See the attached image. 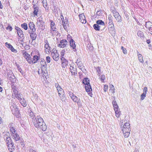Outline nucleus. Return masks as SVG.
<instances>
[{
	"instance_id": "1",
	"label": "nucleus",
	"mask_w": 152,
	"mask_h": 152,
	"mask_svg": "<svg viewBox=\"0 0 152 152\" xmlns=\"http://www.w3.org/2000/svg\"><path fill=\"white\" fill-rule=\"evenodd\" d=\"M32 122L36 127L39 128L43 131H45L47 129V126L43 121V119L39 116H37L36 118L33 119Z\"/></svg>"
},
{
	"instance_id": "2",
	"label": "nucleus",
	"mask_w": 152,
	"mask_h": 152,
	"mask_svg": "<svg viewBox=\"0 0 152 152\" xmlns=\"http://www.w3.org/2000/svg\"><path fill=\"white\" fill-rule=\"evenodd\" d=\"M93 27L96 31H102L105 27V24L102 20H98L96 21V24L93 25Z\"/></svg>"
},
{
	"instance_id": "3",
	"label": "nucleus",
	"mask_w": 152,
	"mask_h": 152,
	"mask_svg": "<svg viewBox=\"0 0 152 152\" xmlns=\"http://www.w3.org/2000/svg\"><path fill=\"white\" fill-rule=\"evenodd\" d=\"M52 51L51 55L53 59L56 61H57L59 59V57L57 50L54 49Z\"/></svg>"
},
{
	"instance_id": "4",
	"label": "nucleus",
	"mask_w": 152,
	"mask_h": 152,
	"mask_svg": "<svg viewBox=\"0 0 152 152\" xmlns=\"http://www.w3.org/2000/svg\"><path fill=\"white\" fill-rule=\"evenodd\" d=\"M36 25L39 29H42L43 28L44 25V22L43 21L42 18L41 17L38 18Z\"/></svg>"
},
{
	"instance_id": "5",
	"label": "nucleus",
	"mask_w": 152,
	"mask_h": 152,
	"mask_svg": "<svg viewBox=\"0 0 152 152\" xmlns=\"http://www.w3.org/2000/svg\"><path fill=\"white\" fill-rule=\"evenodd\" d=\"M13 138L15 141V142L17 144V145L19 146L20 144H18L20 140V137L19 135L17 133H13L12 134Z\"/></svg>"
},
{
	"instance_id": "6",
	"label": "nucleus",
	"mask_w": 152,
	"mask_h": 152,
	"mask_svg": "<svg viewBox=\"0 0 152 152\" xmlns=\"http://www.w3.org/2000/svg\"><path fill=\"white\" fill-rule=\"evenodd\" d=\"M122 131L124 132H130L131 129L130 124L129 123H126L124 124L122 128Z\"/></svg>"
},
{
	"instance_id": "7",
	"label": "nucleus",
	"mask_w": 152,
	"mask_h": 152,
	"mask_svg": "<svg viewBox=\"0 0 152 152\" xmlns=\"http://www.w3.org/2000/svg\"><path fill=\"white\" fill-rule=\"evenodd\" d=\"M15 29L16 30L18 35L20 38H22L23 37V31L18 27L16 26Z\"/></svg>"
},
{
	"instance_id": "8",
	"label": "nucleus",
	"mask_w": 152,
	"mask_h": 152,
	"mask_svg": "<svg viewBox=\"0 0 152 152\" xmlns=\"http://www.w3.org/2000/svg\"><path fill=\"white\" fill-rule=\"evenodd\" d=\"M67 41L65 39L61 40L60 43L58 44V47L60 48H64L66 47L67 45Z\"/></svg>"
},
{
	"instance_id": "9",
	"label": "nucleus",
	"mask_w": 152,
	"mask_h": 152,
	"mask_svg": "<svg viewBox=\"0 0 152 152\" xmlns=\"http://www.w3.org/2000/svg\"><path fill=\"white\" fill-rule=\"evenodd\" d=\"M61 59L62 61V66L63 68H65L68 65V61L64 57L61 58Z\"/></svg>"
},
{
	"instance_id": "10",
	"label": "nucleus",
	"mask_w": 152,
	"mask_h": 152,
	"mask_svg": "<svg viewBox=\"0 0 152 152\" xmlns=\"http://www.w3.org/2000/svg\"><path fill=\"white\" fill-rule=\"evenodd\" d=\"M50 22L51 30L53 31H56V28L55 22L53 20H50Z\"/></svg>"
},
{
	"instance_id": "11",
	"label": "nucleus",
	"mask_w": 152,
	"mask_h": 152,
	"mask_svg": "<svg viewBox=\"0 0 152 152\" xmlns=\"http://www.w3.org/2000/svg\"><path fill=\"white\" fill-rule=\"evenodd\" d=\"M35 28L34 31H31L30 32H29L30 34V37L32 41L35 40L37 37V35L35 32Z\"/></svg>"
},
{
	"instance_id": "12",
	"label": "nucleus",
	"mask_w": 152,
	"mask_h": 152,
	"mask_svg": "<svg viewBox=\"0 0 152 152\" xmlns=\"http://www.w3.org/2000/svg\"><path fill=\"white\" fill-rule=\"evenodd\" d=\"M5 45L6 47L11 50L12 52L15 53L17 52V51L16 49H15L10 44L7 42L5 43Z\"/></svg>"
},
{
	"instance_id": "13",
	"label": "nucleus",
	"mask_w": 152,
	"mask_h": 152,
	"mask_svg": "<svg viewBox=\"0 0 152 152\" xmlns=\"http://www.w3.org/2000/svg\"><path fill=\"white\" fill-rule=\"evenodd\" d=\"M11 88L12 90V95L14 96L15 94L18 93V88H17L14 84L12 85Z\"/></svg>"
},
{
	"instance_id": "14",
	"label": "nucleus",
	"mask_w": 152,
	"mask_h": 152,
	"mask_svg": "<svg viewBox=\"0 0 152 152\" xmlns=\"http://www.w3.org/2000/svg\"><path fill=\"white\" fill-rule=\"evenodd\" d=\"M69 43L71 47H72L73 49V51L74 52H76V49L75 48L76 45L75 43V41L72 39H71L69 40Z\"/></svg>"
},
{
	"instance_id": "15",
	"label": "nucleus",
	"mask_w": 152,
	"mask_h": 152,
	"mask_svg": "<svg viewBox=\"0 0 152 152\" xmlns=\"http://www.w3.org/2000/svg\"><path fill=\"white\" fill-rule=\"evenodd\" d=\"M79 16L81 22L83 23H86V20L84 14L82 13L80 14Z\"/></svg>"
},
{
	"instance_id": "16",
	"label": "nucleus",
	"mask_w": 152,
	"mask_h": 152,
	"mask_svg": "<svg viewBox=\"0 0 152 152\" xmlns=\"http://www.w3.org/2000/svg\"><path fill=\"white\" fill-rule=\"evenodd\" d=\"M76 63L78 66V67L80 69H82L84 68V66L83 65L82 63V62L80 61V59H77Z\"/></svg>"
},
{
	"instance_id": "17",
	"label": "nucleus",
	"mask_w": 152,
	"mask_h": 152,
	"mask_svg": "<svg viewBox=\"0 0 152 152\" xmlns=\"http://www.w3.org/2000/svg\"><path fill=\"white\" fill-rule=\"evenodd\" d=\"M69 69L72 75H75L77 74V70L76 67L70 66Z\"/></svg>"
},
{
	"instance_id": "18",
	"label": "nucleus",
	"mask_w": 152,
	"mask_h": 152,
	"mask_svg": "<svg viewBox=\"0 0 152 152\" xmlns=\"http://www.w3.org/2000/svg\"><path fill=\"white\" fill-rule=\"evenodd\" d=\"M8 147L9 148V150L10 151H12L13 150H14L15 146L14 145L13 142H12L8 144Z\"/></svg>"
},
{
	"instance_id": "19",
	"label": "nucleus",
	"mask_w": 152,
	"mask_h": 152,
	"mask_svg": "<svg viewBox=\"0 0 152 152\" xmlns=\"http://www.w3.org/2000/svg\"><path fill=\"white\" fill-rule=\"evenodd\" d=\"M108 27V30L109 32L111 34L112 36L115 35V29L114 26L112 28Z\"/></svg>"
},
{
	"instance_id": "20",
	"label": "nucleus",
	"mask_w": 152,
	"mask_h": 152,
	"mask_svg": "<svg viewBox=\"0 0 152 152\" xmlns=\"http://www.w3.org/2000/svg\"><path fill=\"white\" fill-rule=\"evenodd\" d=\"M44 48H45V53L47 54L49 53V52L50 51L51 48V47L49 45H48L47 44L46 45H44Z\"/></svg>"
},
{
	"instance_id": "21",
	"label": "nucleus",
	"mask_w": 152,
	"mask_h": 152,
	"mask_svg": "<svg viewBox=\"0 0 152 152\" xmlns=\"http://www.w3.org/2000/svg\"><path fill=\"white\" fill-rule=\"evenodd\" d=\"M41 71L42 72V73L43 74L46 75L47 73V65L46 66H41Z\"/></svg>"
},
{
	"instance_id": "22",
	"label": "nucleus",
	"mask_w": 152,
	"mask_h": 152,
	"mask_svg": "<svg viewBox=\"0 0 152 152\" xmlns=\"http://www.w3.org/2000/svg\"><path fill=\"white\" fill-rule=\"evenodd\" d=\"M62 25L63 26L65 30H67L68 25V21L66 20L65 21H63L62 20Z\"/></svg>"
},
{
	"instance_id": "23",
	"label": "nucleus",
	"mask_w": 152,
	"mask_h": 152,
	"mask_svg": "<svg viewBox=\"0 0 152 152\" xmlns=\"http://www.w3.org/2000/svg\"><path fill=\"white\" fill-rule=\"evenodd\" d=\"M114 16L115 17L116 20H117L118 22H121V17L118 13H116V14L114 15Z\"/></svg>"
},
{
	"instance_id": "24",
	"label": "nucleus",
	"mask_w": 152,
	"mask_h": 152,
	"mask_svg": "<svg viewBox=\"0 0 152 152\" xmlns=\"http://www.w3.org/2000/svg\"><path fill=\"white\" fill-rule=\"evenodd\" d=\"M14 96L17 98L19 101H21L22 99H23V98L22 94L19 93Z\"/></svg>"
},
{
	"instance_id": "25",
	"label": "nucleus",
	"mask_w": 152,
	"mask_h": 152,
	"mask_svg": "<svg viewBox=\"0 0 152 152\" xmlns=\"http://www.w3.org/2000/svg\"><path fill=\"white\" fill-rule=\"evenodd\" d=\"M40 57L39 56L34 55L33 56V60L34 64H35L38 61Z\"/></svg>"
},
{
	"instance_id": "26",
	"label": "nucleus",
	"mask_w": 152,
	"mask_h": 152,
	"mask_svg": "<svg viewBox=\"0 0 152 152\" xmlns=\"http://www.w3.org/2000/svg\"><path fill=\"white\" fill-rule=\"evenodd\" d=\"M39 7L37 6L36 7H34V10L33 12L34 16H37L39 12Z\"/></svg>"
},
{
	"instance_id": "27",
	"label": "nucleus",
	"mask_w": 152,
	"mask_h": 152,
	"mask_svg": "<svg viewBox=\"0 0 152 152\" xmlns=\"http://www.w3.org/2000/svg\"><path fill=\"white\" fill-rule=\"evenodd\" d=\"M4 140L6 143L8 144L10 143H12V140L11 138L9 137L6 136L4 137Z\"/></svg>"
},
{
	"instance_id": "28",
	"label": "nucleus",
	"mask_w": 152,
	"mask_h": 152,
	"mask_svg": "<svg viewBox=\"0 0 152 152\" xmlns=\"http://www.w3.org/2000/svg\"><path fill=\"white\" fill-rule=\"evenodd\" d=\"M86 91L87 92H90L92 91V89L90 84L86 85L85 86Z\"/></svg>"
},
{
	"instance_id": "29",
	"label": "nucleus",
	"mask_w": 152,
	"mask_h": 152,
	"mask_svg": "<svg viewBox=\"0 0 152 152\" xmlns=\"http://www.w3.org/2000/svg\"><path fill=\"white\" fill-rule=\"evenodd\" d=\"M23 57L26 60L30 58V55L26 53L25 51H23Z\"/></svg>"
},
{
	"instance_id": "30",
	"label": "nucleus",
	"mask_w": 152,
	"mask_h": 152,
	"mask_svg": "<svg viewBox=\"0 0 152 152\" xmlns=\"http://www.w3.org/2000/svg\"><path fill=\"white\" fill-rule=\"evenodd\" d=\"M7 75L8 79L12 77V76H15L12 72L10 70H9L7 72Z\"/></svg>"
},
{
	"instance_id": "31",
	"label": "nucleus",
	"mask_w": 152,
	"mask_h": 152,
	"mask_svg": "<svg viewBox=\"0 0 152 152\" xmlns=\"http://www.w3.org/2000/svg\"><path fill=\"white\" fill-rule=\"evenodd\" d=\"M57 90L58 91V92L59 94V96H60L63 93V89L61 88L60 86L56 88Z\"/></svg>"
},
{
	"instance_id": "32",
	"label": "nucleus",
	"mask_w": 152,
	"mask_h": 152,
	"mask_svg": "<svg viewBox=\"0 0 152 152\" xmlns=\"http://www.w3.org/2000/svg\"><path fill=\"white\" fill-rule=\"evenodd\" d=\"M29 27L31 31H34L35 25L33 22H30L29 23Z\"/></svg>"
},
{
	"instance_id": "33",
	"label": "nucleus",
	"mask_w": 152,
	"mask_h": 152,
	"mask_svg": "<svg viewBox=\"0 0 152 152\" xmlns=\"http://www.w3.org/2000/svg\"><path fill=\"white\" fill-rule=\"evenodd\" d=\"M137 53L139 61L140 62L142 63L143 60L142 56L141 54L139 53L138 52H137Z\"/></svg>"
},
{
	"instance_id": "34",
	"label": "nucleus",
	"mask_w": 152,
	"mask_h": 152,
	"mask_svg": "<svg viewBox=\"0 0 152 152\" xmlns=\"http://www.w3.org/2000/svg\"><path fill=\"white\" fill-rule=\"evenodd\" d=\"M19 102L24 107H25L27 105V103L25 99L23 98V99H22L21 101H20Z\"/></svg>"
},
{
	"instance_id": "35",
	"label": "nucleus",
	"mask_w": 152,
	"mask_h": 152,
	"mask_svg": "<svg viewBox=\"0 0 152 152\" xmlns=\"http://www.w3.org/2000/svg\"><path fill=\"white\" fill-rule=\"evenodd\" d=\"M83 83L85 85H87L89 84V80L88 78H85L83 80Z\"/></svg>"
},
{
	"instance_id": "36",
	"label": "nucleus",
	"mask_w": 152,
	"mask_h": 152,
	"mask_svg": "<svg viewBox=\"0 0 152 152\" xmlns=\"http://www.w3.org/2000/svg\"><path fill=\"white\" fill-rule=\"evenodd\" d=\"M71 98L72 99L74 102H77L78 104L79 103V101H80V99H78L77 97L75 95L73 96H72Z\"/></svg>"
},
{
	"instance_id": "37",
	"label": "nucleus",
	"mask_w": 152,
	"mask_h": 152,
	"mask_svg": "<svg viewBox=\"0 0 152 152\" xmlns=\"http://www.w3.org/2000/svg\"><path fill=\"white\" fill-rule=\"evenodd\" d=\"M40 64L41 65V66H46L47 65L46 61H45V60L43 58L41 59Z\"/></svg>"
},
{
	"instance_id": "38",
	"label": "nucleus",
	"mask_w": 152,
	"mask_h": 152,
	"mask_svg": "<svg viewBox=\"0 0 152 152\" xmlns=\"http://www.w3.org/2000/svg\"><path fill=\"white\" fill-rule=\"evenodd\" d=\"M29 115L31 118L32 119V121L36 118L33 113L31 111V110H30V112H29Z\"/></svg>"
},
{
	"instance_id": "39",
	"label": "nucleus",
	"mask_w": 152,
	"mask_h": 152,
	"mask_svg": "<svg viewBox=\"0 0 152 152\" xmlns=\"http://www.w3.org/2000/svg\"><path fill=\"white\" fill-rule=\"evenodd\" d=\"M124 137L126 138L128 137L130 135V132H124L123 131Z\"/></svg>"
},
{
	"instance_id": "40",
	"label": "nucleus",
	"mask_w": 152,
	"mask_h": 152,
	"mask_svg": "<svg viewBox=\"0 0 152 152\" xmlns=\"http://www.w3.org/2000/svg\"><path fill=\"white\" fill-rule=\"evenodd\" d=\"M9 80H10L11 81V83H15L16 82V79L15 78V76H12V78L9 79Z\"/></svg>"
},
{
	"instance_id": "41",
	"label": "nucleus",
	"mask_w": 152,
	"mask_h": 152,
	"mask_svg": "<svg viewBox=\"0 0 152 152\" xmlns=\"http://www.w3.org/2000/svg\"><path fill=\"white\" fill-rule=\"evenodd\" d=\"M152 23L150 21L146 22L145 26L146 28H148L152 26Z\"/></svg>"
},
{
	"instance_id": "42",
	"label": "nucleus",
	"mask_w": 152,
	"mask_h": 152,
	"mask_svg": "<svg viewBox=\"0 0 152 152\" xmlns=\"http://www.w3.org/2000/svg\"><path fill=\"white\" fill-rule=\"evenodd\" d=\"M15 108V112H14L13 111L14 110L12 109V113L14 114H17L19 112L18 109V108H17L16 106L15 105V106H14V109L15 108Z\"/></svg>"
},
{
	"instance_id": "43",
	"label": "nucleus",
	"mask_w": 152,
	"mask_h": 152,
	"mask_svg": "<svg viewBox=\"0 0 152 152\" xmlns=\"http://www.w3.org/2000/svg\"><path fill=\"white\" fill-rule=\"evenodd\" d=\"M21 26L25 30H27L28 29L27 25L26 23H24L21 24Z\"/></svg>"
},
{
	"instance_id": "44",
	"label": "nucleus",
	"mask_w": 152,
	"mask_h": 152,
	"mask_svg": "<svg viewBox=\"0 0 152 152\" xmlns=\"http://www.w3.org/2000/svg\"><path fill=\"white\" fill-rule=\"evenodd\" d=\"M115 112L116 117L117 118H118L121 114V112L118 110L115 111Z\"/></svg>"
},
{
	"instance_id": "45",
	"label": "nucleus",
	"mask_w": 152,
	"mask_h": 152,
	"mask_svg": "<svg viewBox=\"0 0 152 152\" xmlns=\"http://www.w3.org/2000/svg\"><path fill=\"white\" fill-rule=\"evenodd\" d=\"M108 20H109V23H108V24H113V20H112V16H111L110 15H109L108 16Z\"/></svg>"
},
{
	"instance_id": "46",
	"label": "nucleus",
	"mask_w": 152,
	"mask_h": 152,
	"mask_svg": "<svg viewBox=\"0 0 152 152\" xmlns=\"http://www.w3.org/2000/svg\"><path fill=\"white\" fill-rule=\"evenodd\" d=\"M137 35L139 37H142L143 36V32L141 31H138L137 33Z\"/></svg>"
},
{
	"instance_id": "47",
	"label": "nucleus",
	"mask_w": 152,
	"mask_h": 152,
	"mask_svg": "<svg viewBox=\"0 0 152 152\" xmlns=\"http://www.w3.org/2000/svg\"><path fill=\"white\" fill-rule=\"evenodd\" d=\"M146 94H145L144 93H143L140 96V100H142L144 99L145 98L146 96Z\"/></svg>"
},
{
	"instance_id": "48",
	"label": "nucleus",
	"mask_w": 152,
	"mask_h": 152,
	"mask_svg": "<svg viewBox=\"0 0 152 152\" xmlns=\"http://www.w3.org/2000/svg\"><path fill=\"white\" fill-rule=\"evenodd\" d=\"M26 60L30 64H34L33 60H31V57Z\"/></svg>"
},
{
	"instance_id": "49",
	"label": "nucleus",
	"mask_w": 152,
	"mask_h": 152,
	"mask_svg": "<svg viewBox=\"0 0 152 152\" xmlns=\"http://www.w3.org/2000/svg\"><path fill=\"white\" fill-rule=\"evenodd\" d=\"M65 52L66 50L64 49L61 51V58H62V57H63L64 55Z\"/></svg>"
},
{
	"instance_id": "50",
	"label": "nucleus",
	"mask_w": 152,
	"mask_h": 152,
	"mask_svg": "<svg viewBox=\"0 0 152 152\" xmlns=\"http://www.w3.org/2000/svg\"><path fill=\"white\" fill-rule=\"evenodd\" d=\"M10 131L12 132V134H13V133H16L17 132H16V131L15 130L14 127H13L12 128H11V129H10Z\"/></svg>"
},
{
	"instance_id": "51",
	"label": "nucleus",
	"mask_w": 152,
	"mask_h": 152,
	"mask_svg": "<svg viewBox=\"0 0 152 152\" xmlns=\"http://www.w3.org/2000/svg\"><path fill=\"white\" fill-rule=\"evenodd\" d=\"M121 49L122 50L124 54H126L127 53V51L126 49L124 48L123 46H121Z\"/></svg>"
},
{
	"instance_id": "52",
	"label": "nucleus",
	"mask_w": 152,
	"mask_h": 152,
	"mask_svg": "<svg viewBox=\"0 0 152 152\" xmlns=\"http://www.w3.org/2000/svg\"><path fill=\"white\" fill-rule=\"evenodd\" d=\"M102 11H98L96 12V15L98 16L102 15Z\"/></svg>"
},
{
	"instance_id": "53",
	"label": "nucleus",
	"mask_w": 152,
	"mask_h": 152,
	"mask_svg": "<svg viewBox=\"0 0 152 152\" xmlns=\"http://www.w3.org/2000/svg\"><path fill=\"white\" fill-rule=\"evenodd\" d=\"M115 111L118 110V107L117 104L113 106Z\"/></svg>"
},
{
	"instance_id": "54",
	"label": "nucleus",
	"mask_w": 152,
	"mask_h": 152,
	"mask_svg": "<svg viewBox=\"0 0 152 152\" xmlns=\"http://www.w3.org/2000/svg\"><path fill=\"white\" fill-rule=\"evenodd\" d=\"M50 58L49 56H47L46 57V61L48 63H50Z\"/></svg>"
},
{
	"instance_id": "55",
	"label": "nucleus",
	"mask_w": 152,
	"mask_h": 152,
	"mask_svg": "<svg viewBox=\"0 0 152 152\" xmlns=\"http://www.w3.org/2000/svg\"><path fill=\"white\" fill-rule=\"evenodd\" d=\"M96 72L98 73L99 74H100L101 72V69L99 67H98L96 68Z\"/></svg>"
},
{
	"instance_id": "56",
	"label": "nucleus",
	"mask_w": 152,
	"mask_h": 152,
	"mask_svg": "<svg viewBox=\"0 0 152 152\" xmlns=\"http://www.w3.org/2000/svg\"><path fill=\"white\" fill-rule=\"evenodd\" d=\"M108 86L105 85L104 86V90L105 92H106L108 89Z\"/></svg>"
},
{
	"instance_id": "57",
	"label": "nucleus",
	"mask_w": 152,
	"mask_h": 152,
	"mask_svg": "<svg viewBox=\"0 0 152 152\" xmlns=\"http://www.w3.org/2000/svg\"><path fill=\"white\" fill-rule=\"evenodd\" d=\"M147 91H148V89H147V87H145L143 89V93L145 94H147Z\"/></svg>"
},
{
	"instance_id": "58",
	"label": "nucleus",
	"mask_w": 152,
	"mask_h": 152,
	"mask_svg": "<svg viewBox=\"0 0 152 152\" xmlns=\"http://www.w3.org/2000/svg\"><path fill=\"white\" fill-rule=\"evenodd\" d=\"M105 76L104 75H102L101 76V79L103 82L105 79Z\"/></svg>"
},
{
	"instance_id": "59",
	"label": "nucleus",
	"mask_w": 152,
	"mask_h": 152,
	"mask_svg": "<svg viewBox=\"0 0 152 152\" xmlns=\"http://www.w3.org/2000/svg\"><path fill=\"white\" fill-rule=\"evenodd\" d=\"M113 14V15H115L116 14V13H118V12L116 11L115 10H112V9L111 10Z\"/></svg>"
},
{
	"instance_id": "60",
	"label": "nucleus",
	"mask_w": 152,
	"mask_h": 152,
	"mask_svg": "<svg viewBox=\"0 0 152 152\" xmlns=\"http://www.w3.org/2000/svg\"><path fill=\"white\" fill-rule=\"evenodd\" d=\"M6 29L7 30H10V31H11L12 30V27L10 26H8L7 28H6Z\"/></svg>"
},
{
	"instance_id": "61",
	"label": "nucleus",
	"mask_w": 152,
	"mask_h": 152,
	"mask_svg": "<svg viewBox=\"0 0 152 152\" xmlns=\"http://www.w3.org/2000/svg\"><path fill=\"white\" fill-rule=\"evenodd\" d=\"M38 73L39 75L41 76H42L43 77H44V76L46 77V75H44L43 74V73H42V72H41L40 73L39 72V71H38Z\"/></svg>"
},
{
	"instance_id": "62",
	"label": "nucleus",
	"mask_w": 152,
	"mask_h": 152,
	"mask_svg": "<svg viewBox=\"0 0 152 152\" xmlns=\"http://www.w3.org/2000/svg\"><path fill=\"white\" fill-rule=\"evenodd\" d=\"M44 42L45 43V45H46L47 44L48 45H49V42L47 39H45Z\"/></svg>"
},
{
	"instance_id": "63",
	"label": "nucleus",
	"mask_w": 152,
	"mask_h": 152,
	"mask_svg": "<svg viewBox=\"0 0 152 152\" xmlns=\"http://www.w3.org/2000/svg\"><path fill=\"white\" fill-rule=\"evenodd\" d=\"M112 104H113V106H114L115 105L117 104V103L115 99L113 100L112 102Z\"/></svg>"
},
{
	"instance_id": "64",
	"label": "nucleus",
	"mask_w": 152,
	"mask_h": 152,
	"mask_svg": "<svg viewBox=\"0 0 152 152\" xmlns=\"http://www.w3.org/2000/svg\"><path fill=\"white\" fill-rule=\"evenodd\" d=\"M9 127L10 128V129H11V128H12L13 127H14V126L13 125V124H10L9 125Z\"/></svg>"
}]
</instances>
